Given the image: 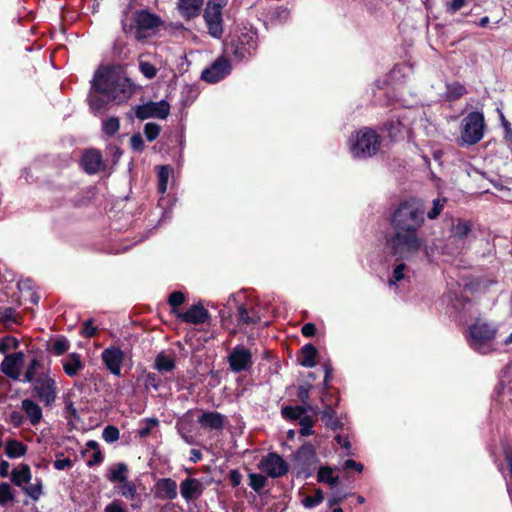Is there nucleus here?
<instances>
[{
  "instance_id": "obj_1",
  "label": "nucleus",
  "mask_w": 512,
  "mask_h": 512,
  "mask_svg": "<svg viewBox=\"0 0 512 512\" xmlns=\"http://www.w3.org/2000/svg\"><path fill=\"white\" fill-rule=\"evenodd\" d=\"M96 90L105 93L108 100L117 104L127 102L135 91V87L120 69L105 67L99 69L94 76Z\"/></svg>"
},
{
  "instance_id": "obj_2",
  "label": "nucleus",
  "mask_w": 512,
  "mask_h": 512,
  "mask_svg": "<svg viewBox=\"0 0 512 512\" xmlns=\"http://www.w3.org/2000/svg\"><path fill=\"white\" fill-rule=\"evenodd\" d=\"M387 249L390 254L401 260L413 259L421 251L429 256L425 240L414 230H395L394 235L387 241Z\"/></svg>"
},
{
  "instance_id": "obj_3",
  "label": "nucleus",
  "mask_w": 512,
  "mask_h": 512,
  "mask_svg": "<svg viewBox=\"0 0 512 512\" xmlns=\"http://www.w3.org/2000/svg\"><path fill=\"white\" fill-rule=\"evenodd\" d=\"M424 223V208L416 200H409L400 203L392 215V224L395 230L410 231L417 230Z\"/></svg>"
},
{
  "instance_id": "obj_4",
  "label": "nucleus",
  "mask_w": 512,
  "mask_h": 512,
  "mask_svg": "<svg viewBox=\"0 0 512 512\" xmlns=\"http://www.w3.org/2000/svg\"><path fill=\"white\" fill-rule=\"evenodd\" d=\"M381 144L380 136L371 128L364 127L349 138V150L354 158L366 159L375 155Z\"/></svg>"
},
{
  "instance_id": "obj_5",
  "label": "nucleus",
  "mask_w": 512,
  "mask_h": 512,
  "mask_svg": "<svg viewBox=\"0 0 512 512\" xmlns=\"http://www.w3.org/2000/svg\"><path fill=\"white\" fill-rule=\"evenodd\" d=\"M484 116L474 111L465 116L461 122L459 141L461 145H474L484 136Z\"/></svg>"
},
{
  "instance_id": "obj_6",
  "label": "nucleus",
  "mask_w": 512,
  "mask_h": 512,
  "mask_svg": "<svg viewBox=\"0 0 512 512\" xmlns=\"http://www.w3.org/2000/svg\"><path fill=\"white\" fill-rule=\"evenodd\" d=\"M163 25L162 19L148 10L137 11L133 16V26L131 30L135 39L143 41L157 33Z\"/></svg>"
},
{
  "instance_id": "obj_7",
  "label": "nucleus",
  "mask_w": 512,
  "mask_h": 512,
  "mask_svg": "<svg viewBox=\"0 0 512 512\" xmlns=\"http://www.w3.org/2000/svg\"><path fill=\"white\" fill-rule=\"evenodd\" d=\"M495 334L496 329L492 325L478 320L469 328L468 343L472 349L486 354L490 351V343Z\"/></svg>"
},
{
  "instance_id": "obj_8",
  "label": "nucleus",
  "mask_w": 512,
  "mask_h": 512,
  "mask_svg": "<svg viewBox=\"0 0 512 512\" xmlns=\"http://www.w3.org/2000/svg\"><path fill=\"white\" fill-rule=\"evenodd\" d=\"M227 3L228 0H208L204 19L210 35L215 38H219L222 35V10Z\"/></svg>"
},
{
  "instance_id": "obj_9",
  "label": "nucleus",
  "mask_w": 512,
  "mask_h": 512,
  "mask_svg": "<svg viewBox=\"0 0 512 512\" xmlns=\"http://www.w3.org/2000/svg\"><path fill=\"white\" fill-rule=\"evenodd\" d=\"M170 113V105L167 101L147 102L135 108V115L139 120L148 118L166 119Z\"/></svg>"
},
{
  "instance_id": "obj_10",
  "label": "nucleus",
  "mask_w": 512,
  "mask_h": 512,
  "mask_svg": "<svg viewBox=\"0 0 512 512\" xmlns=\"http://www.w3.org/2000/svg\"><path fill=\"white\" fill-rule=\"evenodd\" d=\"M228 363L235 373L248 371L253 365L252 352L244 346H236L228 356Z\"/></svg>"
},
{
  "instance_id": "obj_11",
  "label": "nucleus",
  "mask_w": 512,
  "mask_h": 512,
  "mask_svg": "<svg viewBox=\"0 0 512 512\" xmlns=\"http://www.w3.org/2000/svg\"><path fill=\"white\" fill-rule=\"evenodd\" d=\"M259 469L272 478H278L288 471L287 462L276 453H269L259 463Z\"/></svg>"
},
{
  "instance_id": "obj_12",
  "label": "nucleus",
  "mask_w": 512,
  "mask_h": 512,
  "mask_svg": "<svg viewBox=\"0 0 512 512\" xmlns=\"http://www.w3.org/2000/svg\"><path fill=\"white\" fill-rule=\"evenodd\" d=\"M33 390L36 396L47 406L56 399L55 381L48 374H42L35 380Z\"/></svg>"
},
{
  "instance_id": "obj_13",
  "label": "nucleus",
  "mask_w": 512,
  "mask_h": 512,
  "mask_svg": "<svg viewBox=\"0 0 512 512\" xmlns=\"http://www.w3.org/2000/svg\"><path fill=\"white\" fill-rule=\"evenodd\" d=\"M231 72V63L224 57H219L208 68L204 69L201 74V79L208 83H216Z\"/></svg>"
},
{
  "instance_id": "obj_14",
  "label": "nucleus",
  "mask_w": 512,
  "mask_h": 512,
  "mask_svg": "<svg viewBox=\"0 0 512 512\" xmlns=\"http://www.w3.org/2000/svg\"><path fill=\"white\" fill-rule=\"evenodd\" d=\"M123 351L116 347L110 346L103 350L101 359L105 364L106 368L115 376H121V367L124 361Z\"/></svg>"
},
{
  "instance_id": "obj_15",
  "label": "nucleus",
  "mask_w": 512,
  "mask_h": 512,
  "mask_svg": "<svg viewBox=\"0 0 512 512\" xmlns=\"http://www.w3.org/2000/svg\"><path fill=\"white\" fill-rule=\"evenodd\" d=\"M23 359V352L6 355L0 365V369L7 377L13 380H19Z\"/></svg>"
},
{
  "instance_id": "obj_16",
  "label": "nucleus",
  "mask_w": 512,
  "mask_h": 512,
  "mask_svg": "<svg viewBox=\"0 0 512 512\" xmlns=\"http://www.w3.org/2000/svg\"><path fill=\"white\" fill-rule=\"evenodd\" d=\"M174 315L178 319L194 325L205 323L209 317L208 311L200 303L192 305L185 312L174 311Z\"/></svg>"
},
{
  "instance_id": "obj_17",
  "label": "nucleus",
  "mask_w": 512,
  "mask_h": 512,
  "mask_svg": "<svg viewBox=\"0 0 512 512\" xmlns=\"http://www.w3.org/2000/svg\"><path fill=\"white\" fill-rule=\"evenodd\" d=\"M205 489L204 484L196 478H186L180 483V494L186 502L201 497Z\"/></svg>"
},
{
  "instance_id": "obj_18",
  "label": "nucleus",
  "mask_w": 512,
  "mask_h": 512,
  "mask_svg": "<svg viewBox=\"0 0 512 512\" xmlns=\"http://www.w3.org/2000/svg\"><path fill=\"white\" fill-rule=\"evenodd\" d=\"M225 422L226 416L216 411H205L198 418L200 426L207 430L221 431Z\"/></svg>"
},
{
  "instance_id": "obj_19",
  "label": "nucleus",
  "mask_w": 512,
  "mask_h": 512,
  "mask_svg": "<svg viewBox=\"0 0 512 512\" xmlns=\"http://www.w3.org/2000/svg\"><path fill=\"white\" fill-rule=\"evenodd\" d=\"M119 495L131 501V507L137 509L141 506V496L137 492V486L133 481L127 480L115 485Z\"/></svg>"
},
{
  "instance_id": "obj_20",
  "label": "nucleus",
  "mask_w": 512,
  "mask_h": 512,
  "mask_svg": "<svg viewBox=\"0 0 512 512\" xmlns=\"http://www.w3.org/2000/svg\"><path fill=\"white\" fill-rule=\"evenodd\" d=\"M65 374L69 377L77 376L84 369V362L80 354L73 352L61 360Z\"/></svg>"
},
{
  "instance_id": "obj_21",
  "label": "nucleus",
  "mask_w": 512,
  "mask_h": 512,
  "mask_svg": "<svg viewBox=\"0 0 512 512\" xmlns=\"http://www.w3.org/2000/svg\"><path fill=\"white\" fill-rule=\"evenodd\" d=\"M81 166L89 174L97 173L103 166L101 154L96 150L86 151L81 159Z\"/></svg>"
},
{
  "instance_id": "obj_22",
  "label": "nucleus",
  "mask_w": 512,
  "mask_h": 512,
  "mask_svg": "<svg viewBox=\"0 0 512 512\" xmlns=\"http://www.w3.org/2000/svg\"><path fill=\"white\" fill-rule=\"evenodd\" d=\"M156 491L159 498L173 500L177 497V483L171 478H162L156 483Z\"/></svg>"
},
{
  "instance_id": "obj_23",
  "label": "nucleus",
  "mask_w": 512,
  "mask_h": 512,
  "mask_svg": "<svg viewBox=\"0 0 512 512\" xmlns=\"http://www.w3.org/2000/svg\"><path fill=\"white\" fill-rule=\"evenodd\" d=\"M21 409L27 415L29 422L36 426L38 425L43 417L41 407L31 399H24L21 403Z\"/></svg>"
},
{
  "instance_id": "obj_24",
  "label": "nucleus",
  "mask_w": 512,
  "mask_h": 512,
  "mask_svg": "<svg viewBox=\"0 0 512 512\" xmlns=\"http://www.w3.org/2000/svg\"><path fill=\"white\" fill-rule=\"evenodd\" d=\"M88 99L90 108L94 113L102 112L106 108L107 104L111 102L110 100H108L105 93H101L96 90L94 80L92 81V89Z\"/></svg>"
},
{
  "instance_id": "obj_25",
  "label": "nucleus",
  "mask_w": 512,
  "mask_h": 512,
  "mask_svg": "<svg viewBox=\"0 0 512 512\" xmlns=\"http://www.w3.org/2000/svg\"><path fill=\"white\" fill-rule=\"evenodd\" d=\"M128 472L129 469L125 463H115L108 468L107 479L117 485L129 480Z\"/></svg>"
},
{
  "instance_id": "obj_26",
  "label": "nucleus",
  "mask_w": 512,
  "mask_h": 512,
  "mask_svg": "<svg viewBox=\"0 0 512 512\" xmlns=\"http://www.w3.org/2000/svg\"><path fill=\"white\" fill-rule=\"evenodd\" d=\"M471 231V225L468 221L457 219L451 228L450 240L455 243H463V240Z\"/></svg>"
},
{
  "instance_id": "obj_27",
  "label": "nucleus",
  "mask_w": 512,
  "mask_h": 512,
  "mask_svg": "<svg viewBox=\"0 0 512 512\" xmlns=\"http://www.w3.org/2000/svg\"><path fill=\"white\" fill-rule=\"evenodd\" d=\"M203 5V0H179L178 8L181 15L190 19L199 14Z\"/></svg>"
},
{
  "instance_id": "obj_28",
  "label": "nucleus",
  "mask_w": 512,
  "mask_h": 512,
  "mask_svg": "<svg viewBox=\"0 0 512 512\" xmlns=\"http://www.w3.org/2000/svg\"><path fill=\"white\" fill-rule=\"evenodd\" d=\"M31 478V470L27 464H20L12 470L11 480L16 486L21 487L24 483H29Z\"/></svg>"
},
{
  "instance_id": "obj_29",
  "label": "nucleus",
  "mask_w": 512,
  "mask_h": 512,
  "mask_svg": "<svg viewBox=\"0 0 512 512\" xmlns=\"http://www.w3.org/2000/svg\"><path fill=\"white\" fill-rule=\"evenodd\" d=\"M316 355V348L312 344H306L301 349V358L299 359V363L307 368L314 367L316 365Z\"/></svg>"
},
{
  "instance_id": "obj_30",
  "label": "nucleus",
  "mask_w": 512,
  "mask_h": 512,
  "mask_svg": "<svg viewBox=\"0 0 512 512\" xmlns=\"http://www.w3.org/2000/svg\"><path fill=\"white\" fill-rule=\"evenodd\" d=\"M310 411L309 408L305 405H299V406H285L281 410V414L285 419L288 420H301L303 418L304 414Z\"/></svg>"
},
{
  "instance_id": "obj_31",
  "label": "nucleus",
  "mask_w": 512,
  "mask_h": 512,
  "mask_svg": "<svg viewBox=\"0 0 512 512\" xmlns=\"http://www.w3.org/2000/svg\"><path fill=\"white\" fill-rule=\"evenodd\" d=\"M27 451L26 446L14 439L7 441L5 453L9 458H18L23 456Z\"/></svg>"
},
{
  "instance_id": "obj_32",
  "label": "nucleus",
  "mask_w": 512,
  "mask_h": 512,
  "mask_svg": "<svg viewBox=\"0 0 512 512\" xmlns=\"http://www.w3.org/2000/svg\"><path fill=\"white\" fill-rule=\"evenodd\" d=\"M155 368L159 372H171L175 368L174 359L164 352H161L155 359Z\"/></svg>"
},
{
  "instance_id": "obj_33",
  "label": "nucleus",
  "mask_w": 512,
  "mask_h": 512,
  "mask_svg": "<svg viewBox=\"0 0 512 512\" xmlns=\"http://www.w3.org/2000/svg\"><path fill=\"white\" fill-rule=\"evenodd\" d=\"M238 320L246 325L255 324L259 321V316L254 310H248L245 306L241 305L237 310Z\"/></svg>"
},
{
  "instance_id": "obj_34",
  "label": "nucleus",
  "mask_w": 512,
  "mask_h": 512,
  "mask_svg": "<svg viewBox=\"0 0 512 512\" xmlns=\"http://www.w3.org/2000/svg\"><path fill=\"white\" fill-rule=\"evenodd\" d=\"M320 416L325 425L333 430H336L341 426L340 421L336 418L335 411L331 407L323 409L320 412Z\"/></svg>"
},
{
  "instance_id": "obj_35",
  "label": "nucleus",
  "mask_w": 512,
  "mask_h": 512,
  "mask_svg": "<svg viewBox=\"0 0 512 512\" xmlns=\"http://www.w3.org/2000/svg\"><path fill=\"white\" fill-rule=\"evenodd\" d=\"M317 480L322 483H326L329 486L333 487L338 482V476H334L333 469L328 466L320 467Z\"/></svg>"
},
{
  "instance_id": "obj_36",
  "label": "nucleus",
  "mask_w": 512,
  "mask_h": 512,
  "mask_svg": "<svg viewBox=\"0 0 512 512\" xmlns=\"http://www.w3.org/2000/svg\"><path fill=\"white\" fill-rule=\"evenodd\" d=\"M510 383L511 377L509 375V366L507 365L502 371L499 385L495 390L497 397H500L502 394H504L505 391H507L508 393L512 391Z\"/></svg>"
},
{
  "instance_id": "obj_37",
  "label": "nucleus",
  "mask_w": 512,
  "mask_h": 512,
  "mask_svg": "<svg viewBox=\"0 0 512 512\" xmlns=\"http://www.w3.org/2000/svg\"><path fill=\"white\" fill-rule=\"evenodd\" d=\"M119 128L120 121L117 117H110L102 122V130L109 137L114 136L119 131Z\"/></svg>"
},
{
  "instance_id": "obj_38",
  "label": "nucleus",
  "mask_w": 512,
  "mask_h": 512,
  "mask_svg": "<svg viewBox=\"0 0 512 512\" xmlns=\"http://www.w3.org/2000/svg\"><path fill=\"white\" fill-rule=\"evenodd\" d=\"M323 500H324V495H323L322 490L317 489L315 491L314 496H305L302 499L301 503L305 508L311 509V508L316 507L319 504H321L323 502Z\"/></svg>"
},
{
  "instance_id": "obj_39",
  "label": "nucleus",
  "mask_w": 512,
  "mask_h": 512,
  "mask_svg": "<svg viewBox=\"0 0 512 512\" xmlns=\"http://www.w3.org/2000/svg\"><path fill=\"white\" fill-rule=\"evenodd\" d=\"M40 366H41V362L37 358H33L27 367L23 381L29 382V383L35 381L36 374H37V371L40 368Z\"/></svg>"
},
{
  "instance_id": "obj_40",
  "label": "nucleus",
  "mask_w": 512,
  "mask_h": 512,
  "mask_svg": "<svg viewBox=\"0 0 512 512\" xmlns=\"http://www.w3.org/2000/svg\"><path fill=\"white\" fill-rule=\"evenodd\" d=\"M311 385L310 384H304L300 385L298 387L297 391V397L302 402L303 405L307 406L310 411L316 412L313 407L309 403V391H310Z\"/></svg>"
},
{
  "instance_id": "obj_41",
  "label": "nucleus",
  "mask_w": 512,
  "mask_h": 512,
  "mask_svg": "<svg viewBox=\"0 0 512 512\" xmlns=\"http://www.w3.org/2000/svg\"><path fill=\"white\" fill-rule=\"evenodd\" d=\"M14 500L12 488L8 483L0 484V505L4 506Z\"/></svg>"
},
{
  "instance_id": "obj_42",
  "label": "nucleus",
  "mask_w": 512,
  "mask_h": 512,
  "mask_svg": "<svg viewBox=\"0 0 512 512\" xmlns=\"http://www.w3.org/2000/svg\"><path fill=\"white\" fill-rule=\"evenodd\" d=\"M69 347H70V343L66 338H59V339H56L54 341V343L52 344L51 351L55 355L60 356V355L65 354L69 350Z\"/></svg>"
},
{
  "instance_id": "obj_43",
  "label": "nucleus",
  "mask_w": 512,
  "mask_h": 512,
  "mask_svg": "<svg viewBox=\"0 0 512 512\" xmlns=\"http://www.w3.org/2000/svg\"><path fill=\"white\" fill-rule=\"evenodd\" d=\"M267 478L262 474L252 473L249 475V485L259 492L266 484Z\"/></svg>"
},
{
  "instance_id": "obj_44",
  "label": "nucleus",
  "mask_w": 512,
  "mask_h": 512,
  "mask_svg": "<svg viewBox=\"0 0 512 512\" xmlns=\"http://www.w3.org/2000/svg\"><path fill=\"white\" fill-rule=\"evenodd\" d=\"M102 437L107 443H114L120 437L119 429L115 426L109 425L104 428Z\"/></svg>"
},
{
  "instance_id": "obj_45",
  "label": "nucleus",
  "mask_w": 512,
  "mask_h": 512,
  "mask_svg": "<svg viewBox=\"0 0 512 512\" xmlns=\"http://www.w3.org/2000/svg\"><path fill=\"white\" fill-rule=\"evenodd\" d=\"M406 270V265L401 263L395 267L392 273V277L388 280L389 286H397V283L405 278L404 271Z\"/></svg>"
},
{
  "instance_id": "obj_46",
  "label": "nucleus",
  "mask_w": 512,
  "mask_h": 512,
  "mask_svg": "<svg viewBox=\"0 0 512 512\" xmlns=\"http://www.w3.org/2000/svg\"><path fill=\"white\" fill-rule=\"evenodd\" d=\"M466 93V89L459 83L450 84L447 86V97L449 99H457Z\"/></svg>"
},
{
  "instance_id": "obj_47",
  "label": "nucleus",
  "mask_w": 512,
  "mask_h": 512,
  "mask_svg": "<svg viewBox=\"0 0 512 512\" xmlns=\"http://www.w3.org/2000/svg\"><path fill=\"white\" fill-rule=\"evenodd\" d=\"M185 301V295L180 291H175L170 294L168 298V303L172 307V313L174 311H179L177 308L182 305Z\"/></svg>"
},
{
  "instance_id": "obj_48",
  "label": "nucleus",
  "mask_w": 512,
  "mask_h": 512,
  "mask_svg": "<svg viewBox=\"0 0 512 512\" xmlns=\"http://www.w3.org/2000/svg\"><path fill=\"white\" fill-rule=\"evenodd\" d=\"M160 130V126L156 123H147L144 127V134L146 136V139L150 142L154 141L159 136Z\"/></svg>"
},
{
  "instance_id": "obj_49",
  "label": "nucleus",
  "mask_w": 512,
  "mask_h": 512,
  "mask_svg": "<svg viewBox=\"0 0 512 512\" xmlns=\"http://www.w3.org/2000/svg\"><path fill=\"white\" fill-rule=\"evenodd\" d=\"M24 492L33 500H38L42 495L41 480H37V483L24 487Z\"/></svg>"
},
{
  "instance_id": "obj_50",
  "label": "nucleus",
  "mask_w": 512,
  "mask_h": 512,
  "mask_svg": "<svg viewBox=\"0 0 512 512\" xmlns=\"http://www.w3.org/2000/svg\"><path fill=\"white\" fill-rule=\"evenodd\" d=\"M139 70L147 79H153L157 74L156 67L147 61L139 62Z\"/></svg>"
},
{
  "instance_id": "obj_51",
  "label": "nucleus",
  "mask_w": 512,
  "mask_h": 512,
  "mask_svg": "<svg viewBox=\"0 0 512 512\" xmlns=\"http://www.w3.org/2000/svg\"><path fill=\"white\" fill-rule=\"evenodd\" d=\"M314 425V421L310 416H304L300 420V434L302 436H310L313 434L312 427Z\"/></svg>"
},
{
  "instance_id": "obj_52",
  "label": "nucleus",
  "mask_w": 512,
  "mask_h": 512,
  "mask_svg": "<svg viewBox=\"0 0 512 512\" xmlns=\"http://www.w3.org/2000/svg\"><path fill=\"white\" fill-rule=\"evenodd\" d=\"M18 341L14 337H4L0 339V352L6 353L11 349L17 348Z\"/></svg>"
},
{
  "instance_id": "obj_53",
  "label": "nucleus",
  "mask_w": 512,
  "mask_h": 512,
  "mask_svg": "<svg viewBox=\"0 0 512 512\" xmlns=\"http://www.w3.org/2000/svg\"><path fill=\"white\" fill-rule=\"evenodd\" d=\"M446 200L437 198L433 201V207L432 209L427 213V216L429 219H435L438 217L443 210L444 204Z\"/></svg>"
},
{
  "instance_id": "obj_54",
  "label": "nucleus",
  "mask_w": 512,
  "mask_h": 512,
  "mask_svg": "<svg viewBox=\"0 0 512 512\" xmlns=\"http://www.w3.org/2000/svg\"><path fill=\"white\" fill-rule=\"evenodd\" d=\"M158 424H159V421L156 418H148V419H146L145 420V426L141 427L139 429V432H138L139 436L142 437V438L147 437L150 434L152 428L158 426Z\"/></svg>"
},
{
  "instance_id": "obj_55",
  "label": "nucleus",
  "mask_w": 512,
  "mask_h": 512,
  "mask_svg": "<svg viewBox=\"0 0 512 512\" xmlns=\"http://www.w3.org/2000/svg\"><path fill=\"white\" fill-rule=\"evenodd\" d=\"M86 456L88 457L87 465L90 467L99 465L100 463H102L104 459L101 450L90 451V453L87 454Z\"/></svg>"
},
{
  "instance_id": "obj_56",
  "label": "nucleus",
  "mask_w": 512,
  "mask_h": 512,
  "mask_svg": "<svg viewBox=\"0 0 512 512\" xmlns=\"http://www.w3.org/2000/svg\"><path fill=\"white\" fill-rule=\"evenodd\" d=\"M347 494H342L340 492H334L332 493L328 499H327V505L329 508H332L336 505H339L341 504L346 498H347Z\"/></svg>"
},
{
  "instance_id": "obj_57",
  "label": "nucleus",
  "mask_w": 512,
  "mask_h": 512,
  "mask_svg": "<svg viewBox=\"0 0 512 512\" xmlns=\"http://www.w3.org/2000/svg\"><path fill=\"white\" fill-rule=\"evenodd\" d=\"M62 454L57 455V459L54 461L53 465L56 470H66L70 469L73 466L72 461L69 458H60Z\"/></svg>"
},
{
  "instance_id": "obj_58",
  "label": "nucleus",
  "mask_w": 512,
  "mask_h": 512,
  "mask_svg": "<svg viewBox=\"0 0 512 512\" xmlns=\"http://www.w3.org/2000/svg\"><path fill=\"white\" fill-rule=\"evenodd\" d=\"M402 126L404 125L400 121H397V123L391 122L385 125V129L388 131L391 138H395L401 132Z\"/></svg>"
},
{
  "instance_id": "obj_59",
  "label": "nucleus",
  "mask_w": 512,
  "mask_h": 512,
  "mask_svg": "<svg viewBox=\"0 0 512 512\" xmlns=\"http://www.w3.org/2000/svg\"><path fill=\"white\" fill-rule=\"evenodd\" d=\"M131 148L135 151H141L144 147V141L140 134H134L130 138Z\"/></svg>"
},
{
  "instance_id": "obj_60",
  "label": "nucleus",
  "mask_w": 512,
  "mask_h": 512,
  "mask_svg": "<svg viewBox=\"0 0 512 512\" xmlns=\"http://www.w3.org/2000/svg\"><path fill=\"white\" fill-rule=\"evenodd\" d=\"M176 428L178 433L180 434L181 438L188 444L192 443V438L189 437L185 432L184 423L182 420H179L176 424Z\"/></svg>"
},
{
  "instance_id": "obj_61",
  "label": "nucleus",
  "mask_w": 512,
  "mask_h": 512,
  "mask_svg": "<svg viewBox=\"0 0 512 512\" xmlns=\"http://www.w3.org/2000/svg\"><path fill=\"white\" fill-rule=\"evenodd\" d=\"M96 333V328L93 326V322L92 320H87L85 323H84V327H83V334L86 336V337H92L94 336Z\"/></svg>"
},
{
  "instance_id": "obj_62",
  "label": "nucleus",
  "mask_w": 512,
  "mask_h": 512,
  "mask_svg": "<svg viewBox=\"0 0 512 512\" xmlns=\"http://www.w3.org/2000/svg\"><path fill=\"white\" fill-rule=\"evenodd\" d=\"M169 176H170L169 166H161L158 171L159 182H168Z\"/></svg>"
},
{
  "instance_id": "obj_63",
  "label": "nucleus",
  "mask_w": 512,
  "mask_h": 512,
  "mask_svg": "<svg viewBox=\"0 0 512 512\" xmlns=\"http://www.w3.org/2000/svg\"><path fill=\"white\" fill-rule=\"evenodd\" d=\"M301 332L305 337H312L316 333V326L313 323H306L302 327Z\"/></svg>"
},
{
  "instance_id": "obj_64",
  "label": "nucleus",
  "mask_w": 512,
  "mask_h": 512,
  "mask_svg": "<svg viewBox=\"0 0 512 512\" xmlns=\"http://www.w3.org/2000/svg\"><path fill=\"white\" fill-rule=\"evenodd\" d=\"M105 512H127V511L122 507V505L119 501H114L111 504L106 506Z\"/></svg>"
}]
</instances>
